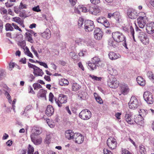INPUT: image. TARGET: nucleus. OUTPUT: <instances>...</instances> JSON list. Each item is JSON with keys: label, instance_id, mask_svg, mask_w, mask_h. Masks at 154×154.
Segmentation results:
<instances>
[{"label": "nucleus", "instance_id": "nucleus-1", "mask_svg": "<svg viewBox=\"0 0 154 154\" xmlns=\"http://www.w3.org/2000/svg\"><path fill=\"white\" fill-rule=\"evenodd\" d=\"M112 38L114 40L117 42H120L125 40V37L120 32L116 31L112 32Z\"/></svg>", "mask_w": 154, "mask_h": 154}, {"label": "nucleus", "instance_id": "nucleus-2", "mask_svg": "<svg viewBox=\"0 0 154 154\" xmlns=\"http://www.w3.org/2000/svg\"><path fill=\"white\" fill-rule=\"evenodd\" d=\"M119 82L116 78L112 76H110L107 81V85L110 88H116L119 85Z\"/></svg>", "mask_w": 154, "mask_h": 154}, {"label": "nucleus", "instance_id": "nucleus-3", "mask_svg": "<svg viewBox=\"0 0 154 154\" xmlns=\"http://www.w3.org/2000/svg\"><path fill=\"white\" fill-rule=\"evenodd\" d=\"M28 66L29 68L33 69V73L35 76H42L44 74L42 70L37 66L30 63H29Z\"/></svg>", "mask_w": 154, "mask_h": 154}, {"label": "nucleus", "instance_id": "nucleus-4", "mask_svg": "<svg viewBox=\"0 0 154 154\" xmlns=\"http://www.w3.org/2000/svg\"><path fill=\"white\" fill-rule=\"evenodd\" d=\"M67 97L63 94H60L57 99L55 100L56 103L59 107H61L62 104L66 103L67 102Z\"/></svg>", "mask_w": 154, "mask_h": 154}, {"label": "nucleus", "instance_id": "nucleus-5", "mask_svg": "<svg viewBox=\"0 0 154 154\" xmlns=\"http://www.w3.org/2000/svg\"><path fill=\"white\" fill-rule=\"evenodd\" d=\"M79 116L81 119L87 120L90 119L91 116V112L87 109L82 110L79 114Z\"/></svg>", "mask_w": 154, "mask_h": 154}, {"label": "nucleus", "instance_id": "nucleus-6", "mask_svg": "<svg viewBox=\"0 0 154 154\" xmlns=\"http://www.w3.org/2000/svg\"><path fill=\"white\" fill-rule=\"evenodd\" d=\"M138 38L141 42L145 45L149 43V39L146 34L143 32H140L138 35Z\"/></svg>", "mask_w": 154, "mask_h": 154}, {"label": "nucleus", "instance_id": "nucleus-7", "mask_svg": "<svg viewBox=\"0 0 154 154\" xmlns=\"http://www.w3.org/2000/svg\"><path fill=\"white\" fill-rule=\"evenodd\" d=\"M143 98L148 104H152L154 101L152 94L149 91L145 92L143 95Z\"/></svg>", "mask_w": 154, "mask_h": 154}, {"label": "nucleus", "instance_id": "nucleus-8", "mask_svg": "<svg viewBox=\"0 0 154 154\" xmlns=\"http://www.w3.org/2000/svg\"><path fill=\"white\" fill-rule=\"evenodd\" d=\"M107 144L108 147L112 149H115L117 147V143L116 139L112 137L108 138L107 141Z\"/></svg>", "mask_w": 154, "mask_h": 154}, {"label": "nucleus", "instance_id": "nucleus-9", "mask_svg": "<svg viewBox=\"0 0 154 154\" xmlns=\"http://www.w3.org/2000/svg\"><path fill=\"white\" fill-rule=\"evenodd\" d=\"M94 28L93 22L90 20H87L85 21V29L86 32L92 31Z\"/></svg>", "mask_w": 154, "mask_h": 154}, {"label": "nucleus", "instance_id": "nucleus-10", "mask_svg": "<svg viewBox=\"0 0 154 154\" xmlns=\"http://www.w3.org/2000/svg\"><path fill=\"white\" fill-rule=\"evenodd\" d=\"M129 107L131 109H134L138 105L137 100L135 97H132L128 103Z\"/></svg>", "mask_w": 154, "mask_h": 154}, {"label": "nucleus", "instance_id": "nucleus-11", "mask_svg": "<svg viewBox=\"0 0 154 154\" xmlns=\"http://www.w3.org/2000/svg\"><path fill=\"white\" fill-rule=\"evenodd\" d=\"M88 7V8H90V10H89V12L92 14L97 15L101 11L100 8L97 6L93 7L92 5L90 4H89Z\"/></svg>", "mask_w": 154, "mask_h": 154}, {"label": "nucleus", "instance_id": "nucleus-12", "mask_svg": "<svg viewBox=\"0 0 154 154\" xmlns=\"http://www.w3.org/2000/svg\"><path fill=\"white\" fill-rule=\"evenodd\" d=\"M138 25L140 28H143L145 25L147 21L146 16L140 17L137 18Z\"/></svg>", "mask_w": 154, "mask_h": 154}, {"label": "nucleus", "instance_id": "nucleus-13", "mask_svg": "<svg viewBox=\"0 0 154 154\" xmlns=\"http://www.w3.org/2000/svg\"><path fill=\"white\" fill-rule=\"evenodd\" d=\"M124 116V119L129 124H133L134 121L132 117V114L131 113L126 112Z\"/></svg>", "mask_w": 154, "mask_h": 154}, {"label": "nucleus", "instance_id": "nucleus-14", "mask_svg": "<svg viewBox=\"0 0 154 154\" xmlns=\"http://www.w3.org/2000/svg\"><path fill=\"white\" fill-rule=\"evenodd\" d=\"M127 14L128 17L132 19H136L137 17V12L132 8H129L128 10Z\"/></svg>", "mask_w": 154, "mask_h": 154}, {"label": "nucleus", "instance_id": "nucleus-15", "mask_svg": "<svg viewBox=\"0 0 154 154\" xmlns=\"http://www.w3.org/2000/svg\"><path fill=\"white\" fill-rule=\"evenodd\" d=\"M103 35V33L101 30L98 28H96L94 32V38L97 40L101 39Z\"/></svg>", "mask_w": 154, "mask_h": 154}, {"label": "nucleus", "instance_id": "nucleus-16", "mask_svg": "<svg viewBox=\"0 0 154 154\" xmlns=\"http://www.w3.org/2000/svg\"><path fill=\"white\" fill-rule=\"evenodd\" d=\"M146 30L149 34L154 33V22H151L147 23L146 25Z\"/></svg>", "mask_w": 154, "mask_h": 154}, {"label": "nucleus", "instance_id": "nucleus-17", "mask_svg": "<svg viewBox=\"0 0 154 154\" xmlns=\"http://www.w3.org/2000/svg\"><path fill=\"white\" fill-rule=\"evenodd\" d=\"M73 140H75V143L80 144L83 142L84 140V137L79 133H75Z\"/></svg>", "mask_w": 154, "mask_h": 154}, {"label": "nucleus", "instance_id": "nucleus-18", "mask_svg": "<svg viewBox=\"0 0 154 154\" xmlns=\"http://www.w3.org/2000/svg\"><path fill=\"white\" fill-rule=\"evenodd\" d=\"M30 136L32 141L35 144L38 145L41 143L42 140L41 137L34 135V134H32Z\"/></svg>", "mask_w": 154, "mask_h": 154}, {"label": "nucleus", "instance_id": "nucleus-19", "mask_svg": "<svg viewBox=\"0 0 154 154\" xmlns=\"http://www.w3.org/2000/svg\"><path fill=\"white\" fill-rule=\"evenodd\" d=\"M120 91L122 94L126 95L128 93L130 89L127 85H124L121 86Z\"/></svg>", "mask_w": 154, "mask_h": 154}, {"label": "nucleus", "instance_id": "nucleus-20", "mask_svg": "<svg viewBox=\"0 0 154 154\" xmlns=\"http://www.w3.org/2000/svg\"><path fill=\"white\" fill-rule=\"evenodd\" d=\"M12 21H14L17 23L22 27L23 28L25 27L23 20L19 17H13L12 19Z\"/></svg>", "mask_w": 154, "mask_h": 154}, {"label": "nucleus", "instance_id": "nucleus-21", "mask_svg": "<svg viewBox=\"0 0 154 154\" xmlns=\"http://www.w3.org/2000/svg\"><path fill=\"white\" fill-rule=\"evenodd\" d=\"M109 58L111 60H116L121 57V56L118 53H116L113 52H110L108 54Z\"/></svg>", "mask_w": 154, "mask_h": 154}, {"label": "nucleus", "instance_id": "nucleus-22", "mask_svg": "<svg viewBox=\"0 0 154 154\" xmlns=\"http://www.w3.org/2000/svg\"><path fill=\"white\" fill-rule=\"evenodd\" d=\"M134 123L135 122L137 124L140 125V126H143L144 124V122L143 119L141 116H138L137 117L134 119Z\"/></svg>", "mask_w": 154, "mask_h": 154}, {"label": "nucleus", "instance_id": "nucleus-23", "mask_svg": "<svg viewBox=\"0 0 154 154\" xmlns=\"http://www.w3.org/2000/svg\"><path fill=\"white\" fill-rule=\"evenodd\" d=\"M74 134L72 130H69L66 131L65 135L66 137L68 139H73Z\"/></svg>", "mask_w": 154, "mask_h": 154}, {"label": "nucleus", "instance_id": "nucleus-24", "mask_svg": "<svg viewBox=\"0 0 154 154\" xmlns=\"http://www.w3.org/2000/svg\"><path fill=\"white\" fill-rule=\"evenodd\" d=\"M54 112V109L53 107L51 105L48 106L46 110L45 113L48 116H51L53 115Z\"/></svg>", "mask_w": 154, "mask_h": 154}, {"label": "nucleus", "instance_id": "nucleus-25", "mask_svg": "<svg viewBox=\"0 0 154 154\" xmlns=\"http://www.w3.org/2000/svg\"><path fill=\"white\" fill-rule=\"evenodd\" d=\"M42 36L44 38L48 39L51 37V32L48 29H46V30L42 34Z\"/></svg>", "mask_w": 154, "mask_h": 154}, {"label": "nucleus", "instance_id": "nucleus-26", "mask_svg": "<svg viewBox=\"0 0 154 154\" xmlns=\"http://www.w3.org/2000/svg\"><path fill=\"white\" fill-rule=\"evenodd\" d=\"M137 81L138 84L140 86H143L145 85V80L141 76H139L137 78Z\"/></svg>", "mask_w": 154, "mask_h": 154}, {"label": "nucleus", "instance_id": "nucleus-27", "mask_svg": "<svg viewBox=\"0 0 154 154\" xmlns=\"http://www.w3.org/2000/svg\"><path fill=\"white\" fill-rule=\"evenodd\" d=\"M92 62L97 64V66L102 65V63L99 58L97 57H94L92 59Z\"/></svg>", "mask_w": 154, "mask_h": 154}, {"label": "nucleus", "instance_id": "nucleus-28", "mask_svg": "<svg viewBox=\"0 0 154 154\" xmlns=\"http://www.w3.org/2000/svg\"><path fill=\"white\" fill-rule=\"evenodd\" d=\"M46 91L43 89H40L38 91L37 96L38 97H43L46 98Z\"/></svg>", "mask_w": 154, "mask_h": 154}, {"label": "nucleus", "instance_id": "nucleus-29", "mask_svg": "<svg viewBox=\"0 0 154 154\" xmlns=\"http://www.w3.org/2000/svg\"><path fill=\"white\" fill-rule=\"evenodd\" d=\"M108 72L111 75L115 76L118 74L117 71L112 67H109L108 68Z\"/></svg>", "mask_w": 154, "mask_h": 154}, {"label": "nucleus", "instance_id": "nucleus-30", "mask_svg": "<svg viewBox=\"0 0 154 154\" xmlns=\"http://www.w3.org/2000/svg\"><path fill=\"white\" fill-rule=\"evenodd\" d=\"M88 5L86 7H85L83 5H79V10H81L82 12H89V10H90V8H88Z\"/></svg>", "mask_w": 154, "mask_h": 154}, {"label": "nucleus", "instance_id": "nucleus-31", "mask_svg": "<svg viewBox=\"0 0 154 154\" xmlns=\"http://www.w3.org/2000/svg\"><path fill=\"white\" fill-rule=\"evenodd\" d=\"M81 88V86L77 83H74L72 85V89L73 91H77L79 90Z\"/></svg>", "mask_w": 154, "mask_h": 154}, {"label": "nucleus", "instance_id": "nucleus-32", "mask_svg": "<svg viewBox=\"0 0 154 154\" xmlns=\"http://www.w3.org/2000/svg\"><path fill=\"white\" fill-rule=\"evenodd\" d=\"M32 107L31 105H29L27 106L23 112L21 113V115L26 116L27 115V112L28 111L32 109Z\"/></svg>", "mask_w": 154, "mask_h": 154}, {"label": "nucleus", "instance_id": "nucleus-33", "mask_svg": "<svg viewBox=\"0 0 154 154\" xmlns=\"http://www.w3.org/2000/svg\"><path fill=\"white\" fill-rule=\"evenodd\" d=\"M59 83L60 85L62 86L63 85H68L69 84V82L68 80L65 79H61L59 81Z\"/></svg>", "mask_w": 154, "mask_h": 154}, {"label": "nucleus", "instance_id": "nucleus-34", "mask_svg": "<svg viewBox=\"0 0 154 154\" xmlns=\"http://www.w3.org/2000/svg\"><path fill=\"white\" fill-rule=\"evenodd\" d=\"M94 96L95 97L96 101L100 104H102L103 103V101L101 98L96 93H94Z\"/></svg>", "mask_w": 154, "mask_h": 154}, {"label": "nucleus", "instance_id": "nucleus-35", "mask_svg": "<svg viewBox=\"0 0 154 154\" xmlns=\"http://www.w3.org/2000/svg\"><path fill=\"white\" fill-rule=\"evenodd\" d=\"M139 116L142 117H145L148 113V111L146 110L141 109L139 111Z\"/></svg>", "mask_w": 154, "mask_h": 154}, {"label": "nucleus", "instance_id": "nucleus-36", "mask_svg": "<svg viewBox=\"0 0 154 154\" xmlns=\"http://www.w3.org/2000/svg\"><path fill=\"white\" fill-rule=\"evenodd\" d=\"M24 53L25 54L28 56L31 57H33V56L31 53L29 51V48L27 47H26L24 49Z\"/></svg>", "mask_w": 154, "mask_h": 154}, {"label": "nucleus", "instance_id": "nucleus-37", "mask_svg": "<svg viewBox=\"0 0 154 154\" xmlns=\"http://www.w3.org/2000/svg\"><path fill=\"white\" fill-rule=\"evenodd\" d=\"M113 17L117 21H119L121 18L120 13L119 12H116L113 13Z\"/></svg>", "mask_w": 154, "mask_h": 154}, {"label": "nucleus", "instance_id": "nucleus-38", "mask_svg": "<svg viewBox=\"0 0 154 154\" xmlns=\"http://www.w3.org/2000/svg\"><path fill=\"white\" fill-rule=\"evenodd\" d=\"M117 42H116L114 40L113 41V40L111 39H109L108 41V44L109 45L115 48L116 47L117 44Z\"/></svg>", "mask_w": 154, "mask_h": 154}, {"label": "nucleus", "instance_id": "nucleus-39", "mask_svg": "<svg viewBox=\"0 0 154 154\" xmlns=\"http://www.w3.org/2000/svg\"><path fill=\"white\" fill-rule=\"evenodd\" d=\"M25 35L28 41L31 43H32L33 42V40L32 37V35L30 33L26 32Z\"/></svg>", "mask_w": 154, "mask_h": 154}, {"label": "nucleus", "instance_id": "nucleus-40", "mask_svg": "<svg viewBox=\"0 0 154 154\" xmlns=\"http://www.w3.org/2000/svg\"><path fill=\"white\" fill-rule=\"evenodd\" d=\"M97 66L96 64L92 62V63H89L88 64V68L92 70L96 69Z\"/></svg>", "mask_w": 154, "mask_h": 154}, {"label": "nucleus", "instance_id": "nucleus-41", "mask_svg": "<svg viewBox=\"0 0 154 154\" xmlns=\"http://www.w3.org/2000/svg\"><path fill=\"white\" fill-rule=\"evenodd\" d=\"M148 77L150 79L152 80V82L154 83V75L152 72L148 71L147 73Z\"/></svg>", "mask_w": 154, "mask_h": 154}, {"label": "nucleus", "instance_id": "nucleus-42", "mask_svg": "<svg viewBox=\"0 0 154 154\" xmlns=\"http://www.w3.org/2000/svg\"><path fill=\"white\" fill-rule=\"evenodd\" d=\"M140 152L141 154H145L146 152V149L145 146L142 145L139 146Z\"/></svg>", "mask_w": 154, "mask_h": 154}, {"label": "nucleus", "instance_id": "nucleus-43", "mask_svg": "<svg viewBox=\"0 0 154 154\" xmlns=\"http://www.w3.org/2000/svg\"><path fill=\"white\" fill-rule=\"evenodd\" d=\"M75 42L76 43H77L78 45L83 44H84L85 40L80 38H77L75 40Z\"/></svg>", "mask_w": 154, "mask_h": 154}, {"label": "nucleus", "instance_id": "nucleus-44", "mask_svg": "<svg viewBox=\"0 0 154 154\" xmlns=\"http://www.w3.org/2000/svg\"><path fill=\"white\" fill-rule=\"evenodd\" d=\"M5 29L6 31H13L14 28L9 23H7L5 25Z\"/></svg>", "mask_w": 154, "mask_h": 154}, {"label": "nucleus", "instance_id": "nucleus-45", "mask_svg": "<svg viewBox=\"0 0 154 154\" xmlns=\"http://www.w3.org/2000/svg\"><path fill=\"white\" fill-rule=\"evenodd\" d=\"M106 19L105 17H101L97 19V20L98 23L103 24L105 21H106Z\"/></svg>", "mask_w": 154, "mask_h": 154}, {"label": "nucleus", "instance_id": "nucleus-46", "mask_svg": "<svg viewBox=\"0 0 154 154\" xmlns=\"http://www.w3.org/2000/svg\"><path fill=\"white\" fill-rule=\"evenodd\" d=\"M34 151V150L33 147L29 144L28 147V154H33Z\"/></svg>", "mask_w": 154, "mask_h": 154}, {"label": "nucleus", "instance_id": "nucleus-47", "mask_svg": "<svg viewBox=\"0 0 154 154\" xmlns=\"http://www.w3.org/2000/svg\"><path fill=\"white\" fill-rule=\"evenodd\" d=\"M33 87L35 90H38L42 88V86L38 83H34L33 85Z\"/></svg>", "mask_w": 154, "mask_h": 154}, {"label": "nucleus", "instance_id": "nucleus-48", "mask_svg": "<svg viewBox=\"0 0 154 154\" xmlns=\"http://www.w3.org/2000/svg\"><path fill=\"white\" fill-rule=\"evenodd\" d=\"M130 34L132 36L133 38V39L134 40V41H135V39H134V29L132 27V26H130Z\"/></svg>", "mask_w": 154, "mask_h": 154}, {"label": "nucleus", "instance_id": "nucleus-49", "mask_svg": "<svg viewBox=\"0 0 154 154\" xmlns=\"http://www.w3.org/2000/svg\"><path fill=\"white\" fill-rule=\"evenodd\" d=\"M93 42L90 40H88V41H85L84 45H86L87 46L92 47L93 46Z\"/></svg>", "mask_w": 154, "mask_h": 154}, {"label": "nucleus", "instance_id": "nucleus-50", "mask_svg": "<svg viewBox=\"0 0 154 154\" xmlns=\"http://www.w3.org/2000/svg\"><path fill=\"white\" fill-rule=\"evenodd\" d=\"M27 5L25 4H24L22 2H21L20 5L19 6V9L20 10L23 9H26L27 8Z\"/></svg>", "mask_w": 154, "mask_h": 154}, {"label": "nucleus", "instance_id": "nucleus-51", "mask_svg": "<svg viewBox=\"0 0 154 154\" xmlns=\"http://www.w3.org/2000/svg\"><path fill=\"white\" fill-rule=\"evenodd\" d=\"M36 129H35V131L34 133L32 134H34V135H38L42 133V130L41 129H39L38 128H36Z\"/></svg>", "mask_w": 154, "mask_h": 154}, {"label": "nucleus", "instance_id": "nucleus-52", "mask_svg": "<svg viewBox=\"0 0 154 154\" xmlns=\"http://www.w3.org/2000/svg\"><path fill=\"white\" fill-rule=\"evenodd\" d=\"M84 20L82 18H79L78 21V24L79 27L82 26Z\"/></svg>", "mask_w": 154, "mask_h": 154}, {"label": "nucleus", "instance_id": "nucleus-53", "mask_svg": "<svg viewBox=\"0 0 154 154\" xmlns=\"http://www.w3.org/2000/svg\"><path fill=\"white\" fill-rule=\"evenodd\" d=\"M12 25L14 27V28L17 30H18L19 31L22 32V30L16 24L14 23H12Z\"/></svg>", "mask_w": 154, "mask_h": 154}, {"label": "nucleus", "instance_id": "nucleus-54", "mask_svg": "<svg viewBox=\"0 0 154 154\" xmlns=\"http://www.w3.org/2000/svg\"><path fill=\"white\" fill-rule=\"evenodd\" d=\"M46 122L48 124V126L51 128H54V124H52L51 122H50V120L49 119H48L46 120Z\"/></svg>", "mask_w": 154, "mask_h": 154}, {"label": "nucleus", "instance_id": "nucleus-55", "mask_svg": "<svg viewBox=\"0 0 154 154\" xmlns=\"http://www.w3.org/2000/svg\"><path fill=\"white\" fill-rule=\"evenodd\" d=\"M90 77H91L92 79L94 80L99 81L100 80L101 78L98 77L97 76H95L94 75H90Z\"/></svg>", "mask_w": 154, "mask_h": 154}, {"label": "nucleus", "instance_id": "nucleus-56", "mask_svg": "<svg viewBox=\"0 0 154 154\" xmlns=\"http://www.w3.org/2000/svg\"><path fill=\"white\" fill-rule=\"evenodd\" d=\"M32 9L33 11L35 12H39L41 11V10L39 8V6L33 7Z\"/></svg>", "mask_w": 154, "mask_h": 154}, {"label": "nucleus", "instance_id": "nucleus-57", "mask_svg": "<svg viewBox=\"0 0 154 154\" xmlns=\"http://www.w3.org/2000/svg\"><path fill=\"white\" fill-rule=\"evenodd\" d=\"M15 63H10L9 64V69L10 71L12 70L13 68L14 67Z\"/></svg>", "mask_w": 154, "mask_h": 154}, {"label": "nucleus", "instance_id": "nucleus-58", "mask_svg": "<svg viewBox=\"0 0 154 154\" xmlns=\"http://www.w3.org/2000/svg\"><path fill=\"white\" fill-rule=\"evenodd\" d=\"M103 152L104 154H112V153L107 149H103Z\"/></svg>", "mask_w": 154, "mask_h": 154}, {"label": "nucleus", "instance_id": "nucleus-59", "mask_svg": "<svg viewBox=\"0 0 154 154\" xmlns=\"http://www.w3.org/2000/svg\"><path fill=\"white\" fill-rule=\"evenodd\" d=\"M29 93H32L33 94H35V92L33 90L31 86H29L28 88Z\"/></svg>", "mask_w": 154, "mask_h": 154}, {"label": "nucleus", "instance_id": "nucleus-60", "mask_svg": "<svg viewBox=\"0 0 154 154\" xmlns=\"http://www.w3.org/2000/svg\"><path fill=\"white\" fill-rule=\"evenodd\" d=\"M14 11L15 13L17 14H19L20 12V9H19V7H18V8L16 7H14Z\"/></svg>", "mask_w": 154, "mask_h": 154}, {"label": "nucleus", "instance_id": "nucleus-61", "mask_svg": "<svg viewBox=\"0 0 154 154\" xmlns=\"http://www.w3.org/2000/svg\"><path fill=\"white\" fill-rule=\"evenodd\" d=\"M31 49L32 51L33 52L34 54L37 57H38V54L37 53V51L35 50L34 48L32 46L31 48Z\"/></svg>", "mask_w": 154, "mask_h": 154}, {"label": "nucleus", "instance_id": "nucleus-62", "mask_svg": "<svg viewBox=\"0 0 154 154\" xmlns=\"http://www.w3.org/2000/svg\"><path fill=\"white\" fill-rule=\"evenodd\" d=\"M122 154H132L129 151L126 149H124L122 150Z\"/></svg>", "mask_w": 154, "mask_h": 154}, {"label": "nucleus", "instance_id": "nucleus-63", "mask_svg": "<svg viewBox=\"0 0 154 154\" xmlns=\"http://www.w3.org/2000/svg\"><path fill=\"white\" fill-rule=\"evenodd\" d=\"M91 2L93 4H97L100 2V0H90Z\"/></svg>", "mask_w": 154, "mask_h": 154}, {"label": "nucleus", "instance_id": "nucleus-64", "mask_svg": "<svg viewBox=\"0 0 154 154\" xmlns=\"http://www.w3.org/2000/svg\"><path fill=\"white\" fill-rule=\"evenodd\" d=\"M103 24L105 27L108 28L109 26V23L108 21L106 19V21Z\"/></svg>", "mask_w": 154, "mask_h": 154}]
</instances>
